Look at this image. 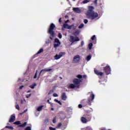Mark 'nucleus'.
Returning a JSON list of instances; mask_svg holds the SVG:
<instances>
[{
	"label": "nucleus",
	"mask_w": 130,
	"mask_h": 130,
	"mask_svg": "<svg viewBox=\"0 0 130 130\" xmlns=\"http://www.w3.org/2000/svg\"><path fill=\"white\" fill-rule=\"evenodd\" d=\"M23 88H24V85H21L19 87V89H23Z\"/></svg>",
	"instance_id": "43"
},
{
	"label": "nucleus",
	"mask_w": 130,
	"mask_h": 130,
	"mask_svg": "<svg viewBox=\"0 0 130 130\" xmlns=\"http://www.w3.org/2000/svg\"><path fill=\"white\" fill-rule=\"evenodd\" d=\"M59 45H60V43H55L54 44V47L55 48H56V47H58V46H59Z\"/></svg>",
	"instance_id": "18"
},
{
	"label": "nucleus",
	"mask_w": 130,
	"mask_h": 130,
	"mask_svg": "<svg viewBox=\"0 0 130 130\" xmlns=\"http://www.w3.org/2000/svg\"><path fill=\"white\" fill-rule=\"evenodd\" d=\"M91 57H92V55H88L86 57V60L87 61H89V60H90V59H91Z\"/></svg>",
	"instance_id": "20"
},
{
	"label": "nucleus",
	"mask_w": 130,
	"mask_h": 130,
	"mask_svg": "<svg viewBox=\"0 0 130 130\" xmlns=\"http://www.w3.org/2000/svg\"><path fill=\"white\" fill-rule=\"evenodd\" d=\"M94 98H95V95H94V94H91L89 96L88 102V103L89 105H91L90 101H93L94 100Z\"/></svg>",
	"instance_id": "8"
},
{
	"label": "nucleus",
	"mask_w": 130,
	"mask_h": 130,
	"mask_svg": "<svg viewBox=\"0 0 130 130\" xmlns=\"http://www.w3.org/2000/svg\"><path fill=\"white\" fill-rule=\"evenodd\" d=\"M54 90H50L48 93V95H50V94H52V93H53Z\"/></svg>",
	"instance_id": "31"
},
{
	"label": "nucleus",
	"mask_w": 130,
	"mask_h": 130,
	"mask_svg": "<svg viewBox=\"0 0 130 130\" xmlns=\"http://www.w3.org/2000/svg\"><path fill=\"white\" fill-rule=\"evenodd\" d=\"M57 103H58V104H59L60 105H61V102L59 101H58V102Z\"/></svg>",
	"instance_id": "45"
},
{
	"label": "nucleus",
	"mask_w": 130,
	"mask_h": 130,
	"mask_svg": "<svg viewBox=\"0 0 130 130\" xmlns=\"http://www.w3.org/2000/svg\"><path fill=\"white\" fill-rule=\"evenodd\" d=\"M86 15L88 19L94 20L95 18H98L99 15L96 12H94V7L89 6L88 10L86 12Z\"/></svg>",
	"instance_id": "2"
},
{
	"label": "nucleus",
	"mask_w": 130,
	"mask_h": 130,
	"mask_svg": "<svg viewBox=\"0 0 130 130\" xmlns=\"http://www.w3.org/2000/svg\"><path fill=\"white\" fill-rule=\"evenodd\" d=\"M30 92H31V90H28V91H27V93H30Z\"/></svg>",
	"instance_id": "53"
},
{
	"label": "nucleus",
	"mask_w": 130,
	"mask_h": 130,
	"mask_svg": "<svg viewBox=\"0 0 130 130\" xmlns=\"http://www.w3.org/2000/svg\"><path fill=\"white\" fill-rule=\"evenodd\" d=\"M53 97H57L58 96V95H57V93H53Z\"/></svg>",
	"instance_id": "36"
},
{
	"label": "nucleus",
	"mask_w": 130,
	"mask_h": 130,
	"mask_svg": "<svg viewBox=\"0 0 130 130\" xmlns=\"http://www.w3.org/2000/svg\"><path fill=\"white\" fill-rule=\"evenodd\" d=\"M73 2H75V1H76V0H73Z\"/></svg>",
	"instance_id": "57"
},
{
	"label": "nucleus",
	"mask_w": 130,
	"mask_h": 130,
	"mask_svg": "<svg viewBox=\"0 0 130 130\" xmlns=\"http://www.w3.org/2000/svg\"><path fill=\"white\" fill-rule=\"evenodd\" d=\"M26 125H27V122H25L23 124H21L20 126H21V127H24Z\"/></svg>",
	"instance_id": "22"
},
{
	"label": "nucleus",
	"mask_w": 130,
	"mask_h": 130,
	"mask_svg": "<svg viewBox=\"0 0 130 130\" xmlns=\"http://www.w3.org/2000/svg\"><path fill=\"white\" fill-rule=\"evenodd\" d=\"M16 109H17L18 110H20V106H19V105H17L16 106Z\"/></svg>",
	"instance_id": "32"
},
{
	"label": "nucleus",
	"mask_w": 130,
	"mask_h": 130,
	"mask_svg": "<svg viewBox=\"0 0 130 130\" xmlns=\"http://www.w3.org/2000/svg\"><path fill=\"white\" fill-rule=\"evenodd\" d=\"M51 71H52V69H43L41 71L40 73V75H41V73H46L47 72H51Z\"/></svg>",
	"instance_id": "11"
},
{
	"label": "nucleus",
	"mask_w": 130,
	"mask_h": 130,
	"mask_svg": "<svg viewBox=\"0 0 130 130\" xmlns=\"http://www.w3.org/2000/svg\"><path fill=\"white\" fill-rule=\"evenodd\" d=\"M49 104H50L51 107H53V104L52 103L50 102V103H49Z\"/></svg>",
	"instance_id": "44"
},
{
	"label": "nucleus",
	"mask_w": 130,
	"mask_h": 130,
	"mask_svg": "<svg viewBox=\"0 0 130 130\" xmlns=\"http://www.w3.org/2000/svg\"><path fill=\"white\" fill-rule=\"evenodd\" d=\"M93 47V44L92 43H90L88 45V48L90 50L92 49V47Z\"/></svg>",
	"instance_id": "19"
},
{
	"label": "nucleus",
	"mask_w": 130,
	"mask_h": 130,
	"mask_svg": "<svg viewBox=\"0 0 130 130\" xmlns=\"http://www.w3.org/2000/svg\"><path fill=\"white\" fill-rule=\"evenodd\" d=\"M54 28H55V25L53 23H51L48 30V33L51 35V37H50L51 40H52V38L55 36V33L53 31Z\"/></svg>",
	"instance_id": "3"
},
{
	"label": "nucleus",
	"mask_w": 130,
	"mask_h": 130,
	"mask_svg": "<svg viewBox=\"0 0 130 130\" xmlns=\"http://www.w3.org/2000/svg\"><path fill=\"white\" fill-rule=\"evenodd\" d=\"M49 129H50V130H55L56 128H53L52 127H49Z\"/></svg>",
	"instance_id": "38"
},
{
	"label": "nucleus",
	"mask_w": 130,
	"mask_h": 130,
	"mask_svg": "<svg viewBox=\"0 0 130 130\" xmlns=\"http://www.w3.org/2000/svg\"><path fill=\"white\" fill-rule=\"evenodd\" d=\"M51 110L53 111V110H54V109L53 108H51Z\"/></svg>",
	"instance_id": "54"
},
{
	"label": "nucleus",
	"mask_w": 130,
	"mask_h": 130,
	"mask_svg": "<svg viewBox=\"0 0 130 130\" xmlns=\"http://www.w3.org/2000/svg\"><path fill=\"white\" fill-rule=\"evenodd\" d=\"M36 78H37V72L36 73V74L34 77V79H36Z\"/></svg>",
	"instance_id": "39"
},
{
	"label": "nucleus",
	"mask_w": 130,
	"mask_h": 130,
	"mask_svg": "<svg viewBox=\"0 0 130 130\" xmlns=\"http://www.w3.org/2000/svg\"><path fill=\"white\" fill-rule=\"evenodd\" d=\"M25 130H31V127L30 126L26 127Z\"/></svg>",
	"instance_id": "34"
},
{
	"label": "nucleus",
	"mask_w": 130,
	"mask_h": 130,
	"mask_svg": "<svg viewBox=\"0 0 130 130\" xmlns=\"http://www.w3.org/2000/svg\"><path fill=\"white\" fill-rule=\"evenodd\" d=\"M84 23L85 24H87V23H88V20L87 19H84Z\"/></svg>",
	"instance_id": "37"
},
{
	"label": "nucleus",
	"mask_w": 130,
	"mask_h": 130,
	"mask_svg": "<svg viewBox=\"0 0 130 130\" xmlns=\"http://www.w3.org/2000/svg\"><path fill=\"white\" fill-rule=\"evenodd\" d=\"M58 38H59V39H61V38H62V35H61V34L60 32L58 34Z\"/></svg>",
	"instance_id": "29"
},
{
	"label": "nucleus",
	"mask_w": 130,
	"mask_h": 130,
	"mask_svg": "<svg viewBox=\"0 0 130 130\" xmlns=\"http://www.w3.org/2000/svg\"><path fill=\"white\" fill-rule=\"evenodd\" d=\"M65 18H68V15H66Z\"/></svg>",
	"instance_id": "56"
},
{
	"label": "nucleus",
	"mask_w": 130,
	"mask_h": 130,
	"mask_svg": "<svg viewBox=\"0 0 130 130\" xmlns=\"http://www.w3.org/2000/svg\"><path fill=\"white\" fill-rule=\"evenodd\" d=\"M84 45V41H81V46H83Z\"/></svg>",
	"instance_id": "46"
},
{
	"label": "nucleus",
	"mask_w": 130,
	"mask_h": 130,
	"mask_svg": "<svg viewBox=\"0 0 130 130\" xmlns=\"http://www.w3.org/2000/svg\"><path fill=\"white\" fill-rule=\"evenodd\" d=\"M48 121H49V120L48 119H46L45 120V122L46 123H47V122H48Z\"/></svg>",
	"instance_id": "40"
},
{
	"label": "nucleus",
	"mask_w": 130,
	"mask_h": 130,
	"mask_svg": "<svg viewBox=\"0 0 130 130\" xmlns=\"http://www.w3.org/2000/svg\"><path fill=\"white\" fill-rule=\"evenodd\" d=\"M54 101H55V102H58V100H57V99H55L54 100Z\"/></svg>",
	"instance_id": "50"
},
{
	"label": "nucleus",
	"mask_w": 130,
	"mask_h": 130,
	"mask_svg": "<svg viewBox=\"0 0 130 130\" xmlns=\"http://www.w3.org/2000/svg\"><path fill=\"white\" fill-rule=\"evenodd\" d=\"M47 102V103H48L49 104V103H50V102L49 101V100H48Z\"/></svg>",
	"instance_id": "52"
},
{
	"label": "nucleus",
	"mask_w": 130,
	"mask_h": 130,
	"mask_svg": "<svg viewBox=\"0 0 130 130\" xmlns=\"http://www.w3.org/2000/svg\"><path fill=\"white\" fill-rule=\"evenodd\" d=\"M88 116L89 120H91V116L90 115H88Z\"/></svg>",
	"instance_id": "47"
},
{
	"label": "nucleus",
	"mask_w": 130,
	"mask_h": 130,
	"mask_svg": "<svg viewBox=\"0 0 130 130\" xmlns=\"http://www.w3.org/2000/svg\"><path fill=\"white\" fill-rule=\"evenodd\" d=\"M70 38V41L72 43H74V42H76V41H80V39L77 36L74 37L73 36H71Z\"/></svg>",
	"instance_id": "6"
},
{
	"label": "nucleus",
	"mask_w": 130,
	"mask_h": 130,
	"mask_svg": "<svg viewBox=\"0 0 130 130\" xmlns=\"http://www.w3.org/2000/svg\"><path fill=\"white\" fill-rule=\"evenodd\" d=\"M64 54H66L65 52H61L60 53H59V54H56V55L54 56V58L55 59H59V58H60V57H62V55H64Z\"/></svg>",
	"instance_id": "7"
},
{
	"label": "nucleus",
	"mask_w": 130,
	"mask_h": 130,
	"mask_svg": "<svg viewBox=\"0 0 130 130\" xmlns=\"http://www.w3.org/2000/svg\"><path fill=\"white\" fill-rule=\"evenodd\" d=\"M82 3L83 4H88V3H90V0H84Z\"/></svg>",
	"instance_id": "27"
},
{
	"label": "nucleus",
	"mask_w": 130,
	"mask_h": 130,
	"mask_svg": "<svg viewBox=\"0 0 130 130\" xmlns=\"http://www.w3.org/2000/svg\"><path fill=\"white\" fill-rule=\"evenodd\" d=\"M62 100L64 101L67 100V95L66 94V92H63L61 96Z\"/></svg>",
	"instance_id": "12"
},
{
	"label": "nucleus",
	"mask_w": 130,
	"mask_h": 130,
	"mask_svg": "<svg viewBox=\"0 0 130 130\" xmlns=\"http://www.w3.org/2000/svg\"><path fill=\"white\" fill-rule=\"evenodd\" d=\"M14 124H16L17 125H18V124H21V121H15L14 123Z\"/></svg>",
	"instance_id": "26"
},
{
	"label": "nucleus",
	"mask_w": 130,
	"mask_h": 130,
	"mask_svg": "<svg viewBox=\"0 0 130 130\" xmlns=\"http://www.w3.org/2000/svg\"><path fill=\"white\" fill-rule=\"evenodd\" d=\"M103 71L105 72V74L108 76L111 73V69H110V66L109 65H107L105 67H104Z\"/></svg>",
	"instance_id": "4"
},
{
	"label": "nucleus",
	"mask_w": 130,
	"mask_h": 130,
	"mask_svg": "<svg viewBox=\"0 0 130 130\" xmlns=\"http://www.w3.org/2000/svg\"><path fill=\"white\" fill-rule=\"evenodd\" d=\"M83 27H84V24H83V23H82V24H81L79 26L78 28H79V29H82V28H83Z\"/></svg>",
	"instance_id": "28"
},
{
	"label": "nucleus",
	"mask_w": 130,
	"mask_h": 130,
	"mask_svg": "<svg viewBox=\"0 0 130 130\" xmlns=\"http://www.w3.org/2000/svg\"><path fill=\"white\" fill-rule=\"evenodd\" d=\"M78 107L79 108H82V107H83V106L81 104H79L78 105Z\"/></svg>",
	"instance_id": "42"
},
{
	"label": "nucleus",
	"mask_w": 130,
	"mask_h": 130,
	"mask_svg": "<svg viewBox=\"0 0 130 130\" xmlns=\"http://www.w3.org/2000/svg\"><path fill=\"white\" fill-rule=\"evenodd\" d=\"M81 120L83 123H86L87 122V119L84 117H82Z\"/></svg>",
	"instance_id": "14"
},
{
	"label": "nucleus",
	"mask_w": 130,
	"mask_h": 130,
	"mask_svg": "<svg viewBox=\"0 0 130 130\" xmlns=\"http://www.w3.org/2000/svg\"><path fill=\"white\" fill-rule=\"evenodd\" d=\"M36 86H37V84H36V83H34L31 85H30L29 87L31 88V89H34Z\"/></svg>",
	"instance_id": "17"
},
{
	"label": "nucleus",
	"mask_w": 130,
	"mask_h": 130,
	"mask_svg": "<svg viewBox=\"0 0 130 130\" xmlns=\"http://www.w3.org/2000/svg\"><path fill=\"white\" fill-rule=\"evenodd\" d=\"M94 72L95 75H97V76H100L101 77L103 76V75H104V73L101 72H99V71H98L96 69H94Z\"/></svg>",
	"instance_id": "9"
},
{
	"label": "nucleus",
	"mask_w": 130,
	"mask_h": 130,
	"mask_svg": "<svg viewBox=\"0 0 130 130\" xmlns=\"http://www.w3.org/2000/svg\"><path fill=\"white\" fill-rule=\"evenodd\" d=\"M79 34H80V32L79 31V30H76L75 32H74V36H76V35H79Z\"/></svg>",
	"instance_id": "23"
},
{
	"label": "nucleus",
	"mask_w": 130,
	"mask_h": 130,
	"mask_svg": "<svg viewBox=\"0 0 130 130\" xmlns=\"http://www.w3.org/2000/svg\"><path fill=\"white\" fill-rule=\"evenodd\" d=\"M43 52V48H41L38 52L36 54H40V53Z\"/></svg>",
	"instance_id": "21"
},
{
	"label": "nucleus",
	"mask_w": 130,
	"mask_h": 130,
	"mask_svg": "<svg viewBox=\"0 0 130 130\" xmlns=\"http://www.w3.org/2000/svg\"><path fill=\"white\" fill-rule=\"evenodd\" d=\"M61 22V18H59V22L60 23Z\"/></svg>",
	"instance_id": "49"
},
{
	"label": "nucleus",
	"mask_w": 130,
	"mask_h": 130,
	"mask_svg": "<svg viewBox=\"0 0 130 130\" xmlns=\"http://www.w3.org/2000/svg\"><path fill=\"white\" fill-rule=\"evenodd\" d=\"M24 112H26V111H24Z\"/></svg>",
	"instance_id": "58"
},
{
	"label": "nucleus",
	"mask_w": 130,
	"mask_h": 130,
	"mask_svg": "<svg viewBox=\"0 0 130 130\" xmlns=\"http://www.w3.org/2000/svg\"><path fill=\"white\" fill-rule=\"evenodd\" d=\"M54 41L55 43H60V42H59V40H58V39L57 38L55 39Z\"/></svg>",
	"instance_id": "25"
},
{
	"label": "nucleus",
	"mask_w": 130,
	"mask_h": 130,
	"mask_svg": "<svg viewBox=\"0 0 130 130\" xmlns=\"http://www.w3.org/2000/svg\"><path fill=\"white\" fill-rule=\"evenodd\" d=\"M15 119H16V116L15 114H13L10 116V118L9 120V122H14Z\"/></svg>",
	"instance_id": "10"
},
{
	"label": "nucleus",
	"mask_w": 130,
	"mask_h": 130,
	"mask_svg": "<svg viewBox=\"0 0 130 130\" xmlns=\"http://www.w3.org/2000/svg\"><path fill=\"white\" fill-rule=\"evenodd\" d=\"M98 0H95L94 3V4H97Z\"/></svg>",
	"instance_id": "48"
},
{
	"label": "nucleus",
	"mask_w": 130,
	"mask_h": 130,
	"mask_svg": "<svg viewBox=\"0 0 130 130\" xmlns=\"http://www.w3.org/2000/svg\"><path fill=\"white\" fill-rule=\"evenodd\" d=\"M31 96V93L26 95V98H29Z\"/></svg>",
	"instance_id": "41"
},
{
	"label": "nucleus",
	"mask_w": 130,
	"mask_h": 130,
	"mask_svg": "<svg viewBox=\"0 0 130 130\" xmlns=\"http://www.w3.org/2000/svg\"><path fill=\"white\" fill-rule=\"evenodd\" d=\"M70 20H68L67 21H65V24H67V23H68V22H69Z\"/></svg>",
	"instance_id": "51"
},
{
	"label": "nucleus",
	"mask_w": 130,
	"mask_h": 130,
	"mask_svg": "<svg viewBox=\"0 0 130 130\" xmlns=\"http://www.w3.org/2000/svg\"><path fill=\"white\" fill-rule=\"evenodd\" d=\"M5 127L6 128H9V129H11V130L14 129V127L11 126H6Z\"/></svg>",
	"instance_id": "24"
},
{
	"label": "nucleus",
	"mask_w": 130,
	"mask_h": 130,
	"mask_svg": "<svg viewBox=\"0 0 130 130\" xmlns=\"http://www.w3.org/2000/svg\"><path fill=\"white\" fill-rule=\"evenodd\" d=\"M59 78L60 79V80H62V78L61 77H59Z\"/></svg>",
	"instance_id": "55"
},
{
	"label": "nucleus",
	"mask_w": 130,
	"mask_h": 130,
	"mask_svg": "<svg viewBox=\"0 0 130 130\" xmlns=\"http://www.w3.org/2000/svg\"><path fill=\"white\" fill-rule=\"evenodd\" d=\"M76 77L78 78H75L73 80V84H70L68 87L69 89H75V88H76V89H79L80 86H81V83H82V80L81 79L82 78H83V79H86V78H87V76L86 75L82 76L79 74Z\"/></svg>",
	"instance_id": "1"
},
{
	"label": "nucleus",
	"mask_w": 130,
	"mask_h": 130,
	"mask_svg": "<svg viewBox=\"0 0 130 130\" xmlns=\"http://www.w3.org/2000/svg\"><path fill=\"white\" fill-rule=\"evenodd\" d=\"M42 108H43V106H40L38 107L37 110L38 111H41V110H42Z\"/></svg>",
	"instance_id": "16"
},
{
	"label": "nucleus",
	"mask_w": 130,
	"mask_h": 130,
	"mask_svg": "<svg viewBox=\"0 0 130 130\" xmlns=\"http://www.w3.org/2000/svg\"><path fill=\"white\" fill-rule=\"evenodd\" d=\"M74 59H76V60H77V61H79V60H80V59H81V57H80L79 55H77L74 57Z\"/></svg>",
	"instance_id": "15"
},
{
	"label": "nucleus",
	"mask_w": 130,
	"mask_h": 130,
	"mask_svg": "<svg viewBox=\"0 0 130 130\" xmlns=\"http://www.w3.org/2000/svg\"><path fill=\"white\" fill-rule=\"evenodd\" d=\"M53 121V123H55V122H56V117H54L52 120Z\"/></svg>",
	"instance_id": "30"
},
{
	"label": "nucleus",
	"mask_w": 130,
	"mask_h": 130,
	"mask_svg": "<svg viewBox=\"0 0 130 130\" xmlns=\"http://www.w3.org/2000/svg\"><path fill=\"white\" fill-rule=\"evenodd\" d=\"M61 125H62L61 123H59L57 126V127H60V126H61Z\"/></svg>",
	"instance_id": "35"
},
{
	"label": "nucleus",
	"mask_w": 130,
	"mask_h": 130,
	"mask_svg": "<svg viewBox=\"0 0 130 130\" xmlns=\"http://www.w3.org/2000/svg\"><path fill=\"white\" fill-rule=\"evenodd\" d=\"M63 28L64 29H73L75 30V29H76L77 26H75L74 25H69L68 24L64 23L63 24Z\"/></svg>",
	"instance_id": "5"
},
{
	"label": "nucleus",
	"mask_w": 130,
	"mask_h": 130,
	"mask_svg": "<svg viewBox=\"0 0 130 130\" xmlns=\"http://www.w3.org/2000/svg\"><path fill=\"white\" fill-rule=\"evenodd\" d=\"M95 38H96V36L93 35V36L91 37V39L92 41H93V40H94V39H95Z\"/></svg>",
	"instance_id": "33"
},
{
	"label": "nucleus",
	"mask_w": 130,
	"mask_h": 130,
	"mask_svg": "<svg viewBox=\"0 0 130 130\" xmlns=\"http://www.w3.org/2000/svg\"><path fill=\"white\" fill-rule=\"evenodd\" d=\"M73 11L75 13H78V14H80L81 13V10L79 8H73Z\"/></svg>",
	"instance_id": "13"
}]
</instances>
